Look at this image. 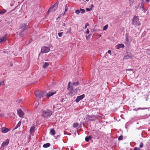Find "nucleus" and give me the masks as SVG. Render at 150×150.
<instances>
[{
    "label": "nucleus",
    "mask_w": 150,
    "mask_h": 150,
    "mask_svg": "<svg viewBox=\"0 0 150 150\" xmlns=\"http://www.w3.org/2000/svg\"><path fill=\"white\" fill-rule=\"evenodd\" d=\"M42 113V116L45 118H48L52 114V111L50 110H44L43 111Z\"/></svg>",
    "instance_id": "f257e3e1"
},
{
    "label": "nucleus",
    "mask_w": 150,
    "mask_h": 150,
    "mask_svg": "<svg viewBox=\"0 0 150 150\" xmlns=\"http://www.w3.org/2000/svg\"><path fill=\"white\" fill-rule=\"evenodd\" d=\"M132 23L134 25H140V23L139 21V19L137 16H135L133 18Z\"/></svg>",
    "instance_id": "f03ea898"
},
{
    "label": "nucleus",
    "mask_w": 150,
    "mask_h": 150,
    "mask_svg": "<svg viewBox=\"0 0 150 150\" xmlns=\"http://www.w3.org/2000/svg\"><path fill=\"white\" fill-rule=\"evenodd\" d=\"M45 93V91H38L35 93V95L37 98H40L44 97Z\"/></svg>",
    "instance_id": "7ed1b4c3"
},
{
    "label": "nucleus",
    "mask_w": 150,
    "mask_h": 150,
    "mask_svg": "<svg viewBox=\"0 0 150 150\" xmlns=\"http://www.w3.org/2000/svg\"><path fill=\"white\" fill-rule=\"evenodd\" d=\"M7 34H5L3 36H2L0 38V44L4 43L6 40L7 39Z\"/></svg>",
    "instance_id": "20e7f679"
},
{
    "label": "nucleus",
    "mask_w": 150,
    "mask_h": 150,
    "mask_svg": "<svg viewBox=\"0 0 150 150\" xmlns=\"http://www.w3.org/2000/svg\"><path fill=\"white\" fill-rule=\"evenodd\" d=\"M50 50V48L47 47H43L41 49L42 52L45 53L49 52Z\"/></svg>",
    "instance_id": "39448f33"
},
{
    "label": "nucleus",
    "mask_w": 150,
    "mask_h": 150,
    "mask_svg": "<svg viewBox=\"0 0 150 150\" xmlns=\"http://www.w3.org/2000/svg\"><path fill=\"white\" fill-rule=\"evenodd\" d=\"M28 28V27L26 24L23 23L20 26V29L21 30V31L25 30Z\"/></svg>",
    "instance_id": "423d86ee"
},
{
    "label": "nucleus",
    "mask_w": 150,
    "mask_h": 150,
    "mask_svg": "<svg viewBox=\"0 0 150 150\" xmlns=\"http://www.w3.org/2000/svg\"><path fill=\"white\" fill-rule=\"evenodd\" d=\"M85 96L84 94H83L80 96H78L75 100L76 102L77 103L80 100L83 98Z\"/></svg>",
    "instance_id": "0eeeda50"
},
{
    "label": "nucleus",
    "mask_w": 150,
    "mask_h": 150,
    "mask_svg": "<svg viewBox=\"0 0 150 150\" xmlns=\"http://www.w3.org/2000/svg\"><path fill=\"white\" fill-rule=\"evenodd\" d=\"M17 113L20 117H22L24 115V113L21 109H19L17 110Z\"/></svg>",
    "instance_id": "6e6552de"
},
{
    "label": "nucleus",
    "mask_w": 150,
    "mask_h": 150,
    "mask_svg": "<svg viewBox=\"0 0 150 150\" xmlns=\"http://www.w3.org/2000/svg\"><path fill=\"white\" fill-rule=\"evenodd\" d=\"M10 130V129L6 128L4 127L1 128V131L3 133L7 132Z\"/></svg>",
    "instance_id": "1a4fd4ad"
},
{
    "label": "nucleus",
    "mask_w": 150,
    "mask_h": 150,
    "mask_svg": "<svg viewBox=\"0 0 150 150\" xmlns=\"http://www.w3.org/2000/svg\"><path fill=\"white\" fill-rule=\"evenodd\" d=\"M125 44H127V45H129L130 42L129 40V37L128 35H126L125 40Z\"/></svg>",
    "instance_id": "9d476101"
},
{
    "label": "nucleus",
    "mask_w": 150,
    "mask_h": 150,
    "mask_svg": "<svg viewBox=\"0 0 150 150\" xmlns=\"http://www.w3.org/2000/svg\"><path fill=\"white\" fill-rule=\"evenodd\" d=\"M55 93H56V92H49L48 93H47L45 95V96L47 97H49L53 95Z\"/></svg>",
    "instance_id": "9b49d317"
},
{
    "label": "nucleus",
    "mask_w": 150,
    "mask_h": 150,
    "mask_svg": "<svg viewBox=\"0 0 150 150\" xmlns=\"http://www.w3.org/2000/svg\"><path fill=\"white\" fill-rule=\"evenodd\" d=\"M58 4V2H57L55 4L52 6L54 8L53 11H54L57 8Z\"/></svg>",
    "instance_id": "f8f14e48"
},
{
    "label": "nucleus",
    "mask_w": 150,
    "mask_h": 150,
    "mask_svg": "<svg viewBox=\"0 0 150 150\" xmlns=\"http://www.w3.org/2000/svg\"><path fill=\"white\" fill-rule=\"evenodd\" d=\"M58 4V2H57L55 4L52 6L54 8L53 11H54L57 8Z\"/></svg>",
    "instance_id": "ddd939ff"
},
{
    "label": "nucleus",
    "mask_w": 150,
    "mask_h": 150,
    "mask_svg": "<svg viewBox=\"0 0 150 150\" xmlns=\"http://www.w3.org/2000/svg\"><path fill=\"white\" fill-rule=\"evenodd\" d=\"M50 134L53 135H54L55 134V132L54 129L52 128L50 132Z\"/></svg>",
    "instance_id": "4468645a"
},
{
    "label": "nucleus",
    "mask_w": 150,
    "mask_h": 150,
    "mask_svg": "<svg viewBox=\"0 0 150 150\" xmlns=\"http://www.w3.org/2000/svg\"><path fill=\"white\" fill-rule=\"evenodd\" d=\"M9 143V141H5L2 144V147H4L5 146H7L8 144Z\"/></svg>",
    "instance_id": "2eb2a0df"
},
{
    "label": "nucleus",
    "mask_w": 150,
    "mask_h": 150,
    "mask_svg": "<svg viewBox=\"0 0 150 150\" xmlns=\"http://www.w3.org/2000/svg\"><path fill=\"white\" fill-rule=\"evenodd\" d=\"M124 47V45L122 44H119L117 45V49H119L121 48H123Z\"/></svg>",
    "instance_id": "dca6fc26"
},
{
    "label": "nucleus",
    "mask_w": 150,
    "mask_h": 150,
    "mask_svg": "<svg viewBox=\"0 0 150 150\" xmlns=\"http://www.w3.org/2000/svg\"><path fill=\"white\" fill-rule=\"evenodd\" d=\"M35 127L34 126L31 127L30 128V132L31 134H32L35 131Z\"/></svg>",
    "instance_id": "f3484780"
},
{
    "label": "nucleus",
    "mask_w": 150,
    "mask_h": 150,
    "mask_svg": "<svg viewBox=\"0 0 150 150\" xmlns=\"http://www.w3.org/2000/svg\"><path fill=\"white\" fill-rule=\"evenodd\" d=\"M50 145V143H47L43 145V147L44 148H47L49 147Z\"/></svg>",
    "instance_id": "a211bd4d"
},
{
    "label": "nucleus",
    "mask_w": 150,
    "mask_h": 150,
    "mask_svg": "<svg viewBox=\"0 0 150 150\" xmlns=\"http://www.w3.org/2000/svg\"><path fill=\"white\" fill-rule=\"evenodd\" d=\"M21 121H20L17 124V125L14 128V129H16L18 127H19L20 125H21Z\"/></svg>",
    "instance_id": "6ab92c4d"
},
{
    "label": "nucleus",
    "mask_w": 150,
    "mask_h": 150,
    "mask_svg": "<svg viewBox=\"0 0 150 150\" xmlns=\"http://www.w3.org/2000/svg\"><path fill=\"white\" fill-rule=\"evenodd\" d=\"M49 64L48 62H45V64L43 65V68L45 69L47 67V66L49 65Z\"/></svg>",
    "instance_id": "aec40b11"
},
{
    "label": "nucleus",
    "mask_w": 150,
    "mask_h": 150,
    "mask_svg": "<svg viewBox=\"0 0 150 150\" xmlns=\"http://www.w3.org/2000/svg\"><path fill=\"white\" fill-rule=\"evenodd\" d=\"M53 9H54V8L53 7V6H52L49 8V10H48L47 13H50L52 11H54Z\"/></svg>",
    "instance_id": "412c9836"
},
{
    "label": "nucleus",
    "mask_w": 150,
    "mask_h": 150,
    "mask_svg": "<svg viewBox=\"0 0 150 150\" xmlns=\"http://www.w3.org/2000/svg\"><path fill=\"white\" fill-rule=\"evenodd\" d=\"M91 139V136H89L88 137H85V140L86 142H88L89 140Z\"/></svg>",
    "instance_id": "4be33fe9"
},
{
    "label": "nucleus",
    "mask_w": 150,
    "mask_h": 150,
    "mask_svg": "<svg viewBox=\"0 0 150 150\" xmlns=\"http://www.w3.org/2000/svg\"><path fill=\"white\" fill-rule=\"evenodd\" d=\"M132 57V56H130L129 55H127L125 56L124 57V59H128L129 58H131Z\"/></svg>",
    "instance_id": "5701e85b"
},
{
    "label": "nucleus",
    "mask_w": 150,
    "mask_h": 150,
    "mask_svg": "<svg viewBox=\"0 0 150 150\" xmlns=\"http://www.w3.org/2000/svg\"><path fill=\"white\" fill-rule=\"evenodd\" d=\"M79 84V83L78 82V81H77L76 82H74L72 83L73 86H76L78 85Z\"/></svg>",
    "instance_id": "b1692460"
},
{
    "label": "nucleus",
    "mask_w": 150,
    "mask_h": 150,
    "mask_svg": "<svg viewBox=\"0 0 150 150\" xmlns=\"http://www.w3.org/2000/svg\"><path fill=\"white\" fill-rule=\"evenodd\" d=\"M21 32L19 33V35L21 37H23L24 35V33H23V30H22V31H21Z\"/></svg>",
    "instance_id": "393cba45"
},
{
    "label": "nucleus",
    "mask_w": 150,
    "mask_h": 150,
    "mask_svg": "<svg viewBox=\"0 0 150 150\" xmlns=\"http://www.w3.org/2000/svg\"><path fill=\"white\" fill-rule=\"evenodd\" d=\"M79 124L77 123H74L73 125V126L74 128H76L78 127L79 126Z\"/></svg>",
    "instance_id": "a878e982"
},
{
    "label": "nucleus",
    "mask_w": 150,
    "mask_h": 150,
    "mask_svg": "<svg viewBox=\"0 0 150 150\" xmlns=\"http://www.w3.org/2000/svg\"><path fill=\"white\" fill-rule=\"evenodd\" d=\"M79 10H80V11H81V13H84L85 11L84 9H82L81 8H80Z\"/></svg>",
    "instance_id": "bb28decb"
},
{
    "label": "nucleus",
    "mask_w": 150,
    "mask_h": 150,
    "mask_svg": "<svg viewBox=\"0 0 150 150\" xmlns=\"http://www.w3.org/2000/svg\"><path fill=\"white\" fill-rule=\"evenodd\" d=\"M108 25H105L103 28V30H106L108 28Z\"/></svg>",
    "instance_id": "cd10ccee"
},
{
    "label": "nucleus",
    "mask_w": 150,
    "mask_h": 150,
    "mask_svg": "<svg viewBox=\"0 0 150 150\" xmlns=\"http://www.w3.org/2000/svg\"><path fill=\"white\" fill-rule=\"evenodd\" d=\"M68 6H67V4H66L65 6V12L64 13V14L65 13V12L67 11L68 10Z\"/></svg>",
    "instance_id": "c85d7f7f"
},
{
    "label": "nucleus",
    "mask_w": 150,
    "mask_h": 150,
    "mask_svg": "<svg viewBox=\"0 0 150 150\" xmlns=\"http://www.w3.org/2000/svg\"><path fill=\"white\" fill-rule=\"evenodd\" d=\"M123 137L122 135H120L118 138V139L119 140H122L123 139Z\"/></svg>",
    "instance_id": "c756f323"
},
{
    "label": "nucleus",
    "mask_w": 150,
    "mask_h": 150,
    "mask_svg": "<svg viewBox=\"0 0 150 150\" xmlns=\"http://www.w3.org/2000/svg\"><path fill=\"white\" fill-rule=\"evenodd\" d=\"M80 12V10L79 9L76 10L75 11V13L77 14H79Z\"/></svg>",
    "instance_id": "7c9ffc66"
},
{
    "label": "nucleus",
    "mask_w": 150,
    "mask_h": 150,
    "mask_svg": "<svg viewBox=\"0 0 150 150\" xmlns=\"http://www.w3.org/2000/svg\"><path fill=\"white\" fill-rule=\"evenodd\" d=\"M63 32H60L58 33V35L59 37H61L62 36Z\"/></svg>",
    "instance_id": "2f4dec72"
},
{
    "label": "nucleus",
    "mask_w": 150,
    "mask_h": 150,
    "mask_svg": "<svg viewBox=\"0 0 150 150\" xmlns=\"http://www.w3.org/2000/svg\"><path fill=\"white\" fill-rule=\"evenodd\" d=\"M129 4H130V5H131L134 2V0H129Z\"/></svg>",
    "instance_id": "473e14b6"
},
{
    "label": "nucleus",
    "mask_w": 150,
    "mask_h": 150,
    "mask_svg": "<svg viewBox=\"0 0 150 150\" xmlns=\"http://www.w3.org/2000/svg\"><path fill=\"white\" fill-rule=\"evenodd\" d=\"M86 10L87 11H90V10H92V8H86Z\"/></svg>",
    "instance_id": "72a5a7b5"
},
{
    "label": "nucleus",
    "mask_w": 150,
    "mask_h": 150,
    "mask_svg": "<svg viewBox=\"0 0 150 150\" xmlns=\"http://www.w3.org/2000/svg\"><path fill=\"white\" fill-rule=\"evenodd\" d=\"M140 148H142L143 147V144L141 142L140 143V144L139 145Z\"/></svg>",
    "instance_id": "f704fd0d"
},
{
    "label": "nucleus",
    "mask_w": 150,
    "mask_h": 150,
    "mask_svg": "<svg viewBox=\"0 0 150 150\" xmlns=\"http://www.w3.org/2000/svg\"><path fill=\"white\" fill-rule=\"evenodd\" d=\"M89 24L88 23H87L85 25L84 27L83 28H84L86 29L87 28V26H89Z\"/></svg>",
    "instance_id": "c9c22d12"
},
{
    "label": "nucleus",
    "mask_w": 150,
    "mask_h": 150,
    "mask_svg": "<svg viewBox=\"0 0 150 150\" xmlns=\"http://www.w3.org/2000/svg\"><path fill=\"white\" fill-rule=\"evenodd\" d=\"M22 100L21 99L17 100H16V102L18 103H20V102H21Z\"/></svg>",
    "instance_id": "e433bc0d"
},
{
    "label": "nucleus",
    "mask_w": 150,
    "mask_h": 150,
    "mask_svg": "<svg viewBox=\"0 0 150 150\" xmlns=\"http://www.w3.org/2000/svg\"><path fill=\"white\" fill-rule=\"evenodd\" d=\"M6 12V11L5 10H4L3 11H1V12H0V14H3L4 13H5Z\"/></svg>",
    "instance_id": "4c0bfd02"
},
{
    "label": "nucleus",
    "mask_w": 150,
    "mask_h": 150,
    "mask_svg": "<svg viewBox=\"0 0 150 150\" xmlns=\"http://www.w3.org/2000/svg\"><path fill=\"white\" fill-rule=\"evenodd\" d=\"M90 35H89L88 36H86V39H87V40H88V38H90Z\"/></svg>",
    "instance_id": "58836bf2"
},
{
    "label": "nucleus",
    "mask_w": 150,
    "mask_h": 150,
    "mask_svg": "<svg viewBox=\"0 0 150 150\" xmlns=\"http://www.w3.org/2000/svg\"><path fill=\"white\" fill-rule=\"evenodd\" d=\"M71 82H69L68 84V89L70 87V85Z\"/></svg>",
    "instance_id": "ea45409f"
},
{
    "label": "nucleus",
    "mask_w": 150,
    "mask_h": 150,
    "mask_svg": "<svg viewBox=\"0 0 150 150\" xmlns=\"http://www.w3.org/2000/svg\"><path fill=\"white\" fill-rule=\"evenodd\" d=\"M142 7V8L143 9V8H144V5H143V4L142 3H141V6H140V8L141 7Z\"/></svg>",
    "instance_id": "a19ab883"
},
{
    "label": "nucleus",
    "mask_w": 150,
    "mask_h": 150,
    "mask_svg": "<svg viewBox=\"0 0 150 150\" xmlns=\"http://www.w3.org/2000/svg\"><path fill=\"white\" fill-rule=\"evenodd\" d=\"M89 30L88 29H87V30L86 31V33L87 34H88L89 33Z\"/></svg>",
    "instance_id": "79ce46f5"
},
{
    "label": "nucleus",
    "mask_w": 150,
    "mask_h": 150,
    "mask_svg": "<svg viewBox=\"0 0 150 150\" xmlns=\"http://www.w3.org/2000/svg\"><path fill=\"white\" fill-rule=\"evenodd\" d=\"M32 41V40L31 39V40H30L28 43L27 44V45H28L29 43H30Z\"/></svg>",
    "instance_id": "37998d69"
},
{
    "label": "nucleus",
    "mask_w": 150,
    "mask_h": 150,
    "mask_svg": "<svg viewBox=\"0 0 150 150\" xmlns=\"http://www.w3.org/2000/svg\"><path fill=\"white\" fill-rule=\"evenodd\" d=\"M147 109V108H139V109Z\"/></svg>",
    "instance_id": "c03bdc74"
},
{
    "label": "nucleus",
    "mask_w": 150,
    "mask_h": 150,
    "mask_svg": "<svg viewBox=\"0 0 150 150\" xmlns=\"http://www.w3.org/2000/svg\"><path fill=\"white\" fill-rule=\"evenodd\" d=\"M108 53L109 54H110L111 53V50H109L108 51Z\"/></svg>",
    "instance_id": "a18cd8bd"
},
{
    "label": "nucleus",
    "mask_w": 150,
    "mask_h": 150,
    "mask_svg": "<svg viewBox=\"0 0 150 150\" xmlns=\"http://www.w3.org/2000/svg\"><path fill=\"white\" fill-rule=\"evenodd\" d=\"M65 25H66L64 23H63V24H62L63 26H65Z\"/></svg>",
    "instance_id": "49530a36"
},
{
    "label": "nucleus",
    "mask_w": 150,
    "mask_h": 150,
    "mask_svg": "<svg viewBox=\"0 0 150 150\" xmlns=\"http://www.w3.org/2000/svg\"><path fill=\"white\" fill-rule=\"evenodd\" d=\"M94 7V6L92 4L91 5V8H92V7Z\"/></svg>",
    "instance_id": "de8ad7c7"
},
{
    "label": "nucleus",
    "mask_w": 150,
    "mask_h": 150,
    "mask_svg": "<svg viewBox=\"0 0 150 150\" xmlns=\"http://www.w3.org/2000/svg\"><path fill=\"white\" fill-rule=\"evenodd\" d=\"M2 83H3V84H4V82L3 81L2 82H0V86H1V84Z\"/></svg>",
    "instance_id": "09e8293b"
},
{
    "label": "nucleus",
    "mask_w": 150,
    "mask_h": 150,
    "mask_svg": "<svg viewBox=\"0 0 150 150\" xmlns=\"http://www.w3.org/2000/svg\"><path fill=\"white\" fill-rule=\"evenodd\" d=\"M133 150H137V147L134 148Z\"/></svg>",
    "instance_id": "8fccbe9b"
},
{
    "label": "nucleus",
    "mask_w": 150,
    "mask_h": 150,
    "mask_svg": "<svg viewBox=\"0 0 150 150\" xmlns=\"http://www.w3.org/2000/svg\"><path fill=\"white\" fill-rule=\"evenodd\" d=\"M137 150H140V149L139 148H137Z\"/></svg>",
    "instance_id": "3c124183"
},
{
    "label": "nucleus",
    "mask_w": 150,
    "mask_h": 150,
    "mask_svg": "<svg viewBox=\"0 0 150 150\" xmlns=\"http://www.w3.org/2000/svg\"><path fill=\"white\" fill-rule=\"evenodd\" d=\"M147 2H149L150 1V0H145Z\"/></svg>",
    "instance_id": "603ef678"
},
{
    "label": "nucleus",
    "mask_w": 150,
    "mask_h": 150,
    "mask_svg": "<svg viewBox=\"0 0 150 150\" xmlns=\"http://www.w3.org/2000/svg\"><path fill=\"white\" fill-rule=\"evenodd\" d=\"M59 135H57V138H59Z\"/></svg>",
    "instance_id": "864d4df0"
},
{
    "label": "nucleus",
    "mask_w": 150,
    "mask_h": 150,
    "mask_svg": "<svg viewBox=\"0 0 150 150\" xmlns=\"http://www.w3.org/2000/svg\"><path fill=\"white\" fill-rule=\"evenodd\" d=\"M53 108H55V105H54L53 106Z\"/></svg>",
    "instance_id": "5fc2aeb1"
},
{
    "label": "nucleus",
    "mask_w": 150,
    "mask_h": 150,
    "mask_svg": "<svg viewBox=\"0 0 150 150\" xmlns=\"http://www.w3.org/2000/svg\"><path fill=\"white\" fill-rule=\"evenodd\" d=\"M12 66H13V64H11V67H12Z\"/></svg>",
    "instance_id": "6e6d98bb"
},
{
    "label": "nucleus",
    "mask_w": 150,
    "mask_h": 150,
    "mask_svg": "<svg viewBox=\"0 0 150 150\" xmlns=\"http://www.w3.org/2000/svg\"><path fill=\"white\" fill-rule=\"evenodd\" d=\"M3 115L1 114H0V116H2Z\"/></svg>",
    "instance_id": "4d7b16f0"
},
{
    "label": "nucleus",
    "mask_w": 150,
    "mask_h": 150,
    "mask_svg": "<svg viewBox=\"0 0 150 150\" xmlns=\"http://www.w3.org/2000/svg\"><path fill=\"white\" fill-rule=\"evenodd\" d=\"M148 54H149L150 55V52H148Z\"/></svg>",
    "instance_id": "13d9d810"
},
{
    "label": "nucleus",
    "mask_w": 150,
    "mask_h": 150,
    "mask_svg": "<svg viewBox=\"0 0 150 150\" xmlns=\"http://www.w3.org/2000/svg\"><path fill=\"white\" fill-rule=\"evenodd\" d=\"M99 36H100V37H101V35H99Z\"/></svg>",
    "instance_id": "bf43d9fd"
},
{
    "label": "nucleus",
    "mask_w": 150,
    "mask_h": 150,
    "mask_svg": "<svg viewBox=\"0 0 150 150\" xmlns=\"http://www.w3.org/2000/svg\"><path fill=\"white\" fill-rule=\"evenodd\" d=\"M86 1H89V0H86Z\"/></svg>",
    "instance_id": "052dcab7"
},
{
    "label": "nucleus",
    "mask_w": 150,
    "mask_h": 150,
    "mask_svg": "<svg viewBox=\"0 0 150 150\" xmlns=\"http://www.w3.org/2000/svg\"><path fill=\"white\" fill-rule=\"evenodd\" d=\"M129 70H131V69H129Z\"/></svg>",
    "instance_id": "680f3d73"
}]
</instances>
